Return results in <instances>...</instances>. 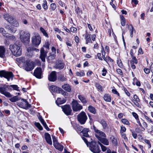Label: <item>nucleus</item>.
Returning a JSON list of instances; mask_svg holds the SVG:
<instances>
[{"mask_svg":"<svg viewBox=\"0 0 153 153\" xmlns=\"http://www.w3.org/2000/svg\"><path fill=\"white\" fill-rule=\"evenodd\" d=\"M11 87L14 90L19 91V87L17 85H9L6 84L3 85V87H0V93L4 95L6 97L10 98L12 97V95L7 91L11 90Z\"/></svg>","mask_w":153,"mask_h":153,"instance_id":"nucleus-1","label":"nucleus"},{"mask_svg":"<svg viewBox=\"0 0 153 153\" xmlns=\"http://www.w3.org/2000/svg\"><path fill=\"white\" fill-rule=\"evenodd\" d=\"M21 45L19 41H16L14 45L10 46L9 48L16 56H20L22 54V49L20 48Z\"/></svg>","mask_w":153,"mask_h":153,"instance_id":"nucleus-2","label":"nucleus"},{"mask_svg":"<svg viewBox=\"0 0 153 153\" xmlns=\"http://www.w3.org/2000/svg\"><path fill=\"white\" fill-rule=\"evenodd\" d=\"M4 19L8 22L11 24L12 25L15 27H18L19 26V23L15 18L10 15L7 13L4 15Z\"/></svg>","mask_w":153,"mask_h":153,"instance_id":"nucleus-3","label":"nucleus"},{"mask_svg":"<svg viewBox=\"0 0 153 153\" xmlns=\"http://www.w3.org/2000/svg\"><path fill=\"white\" fill-rule=\"evenodd\" d=\"M20 38L21 41L25 43L28 44L30 41V34L27 32L21 31Z\"/></svg>","mask_w":153,"mask_h":153,"instance_id":"nucleus-4","label":"nucleus"},{"mask_svg":"<svg viewBox=\"0 0 153 153\" xmlns=\"http://www.w3.org/2000/svg\"><path fill=\"white\" fill-rule=\"evenodd\" d=\"M49 90L51 92L57 94H61L62 95H66L67 92L64 91L61 88H59L55 85H51L50 86Z\"/></svg>","mask_w":153,"mask_h":153,"instance_id":"nucleus-5","label":"nucleus"},{"mask_svg":"<svg viewBox=\"0 0 153 153\" xmlns=\"http://www.w3.org/2000/svg\"><path fill=\"white\" fill-rule=\"evenodd\" d=\"M17 105L19 107L27 109L30 108L31 105L26 100L22 99L21 101L17 102Z\"/></svg>","mask_w":153,"mask_h":153,"instance_id":"nucleus-6","label":"nucleus"},{"mask_svg":"<svg viewBox=\"0 0 153 153\" xmlns=\"http://www.w3.org/2000/svg\"><path fill=\"white\" fill-rule=\"evenodd\" d=\"M0 76L1 77H4L7 79L8 81L10 80V79L12 80L13 75L11 72H7L4 70L0 71Z\"/></svg>","mask_w":153,"mask_h":153,"instance_id":"nucleus-7","label":"nucleus"},{"mask_svg":"<svg viewBox=\"0 0 153 153\" xmlns=\"http://www.w3.org/2000/svg\"><path fill=\"white\" fill-rule=\"evenodd\" d=\"M90 149L94 153H100L101 150L99 146L94 142H92L90 144Z\"/></svg>","mask_w":153,"mask_h":153,"instance_id":"nucleus-8","label":"nucleus"},{"mask_svg":"<svg viewBox=\"0 0 153 153\" xmlns=\"http://www.w3.org/2000/svg\"><path fill=\"white\" fill-rule=\"evenodd\" d=\"M77 119L78 121L81 124H84L87 119L85 113L84 111H82L77 115Z\"/></svg>","mask_w":153,"mask_h":153,"instance_id":"nucleus-9","label":"nucleus"},{"mask_svg":"<svg viewBox=\"0 0 153 153\" xmlns=\"http://www.w3.org/2000/svg\"><path fill=\"white\" fill-rule=\"evenodd\" d=\"M41 40L40 36L39 35H36L33 36L32 38V42L33 45L36 47H38L41 42Z\"/></svg>","mask_w":153,"mask_h":153,"instance_id":"nucleus-10","label":"nucleus"},{"mask_svg":"<svg viewBox=\"0 0 153 153\" xmlns=\"http://www.w3.org/2000/svg\"><path fill=\"white\" fill-rule=\"evenodd\" d=\"M72 108L73 111H77L82 108V106L79 104L76 100H73L71 103Z\"/></svg>","mask_w":153,"mask_h":153,"instance_id":"nucleus-11","label":"nucleus"},{"mask_svg":"<svg viewBox=\"0 0 153 153\" xmlns=\"http://www.w3.org/2000/svg\"><path fill=\"white\" fill-rule=\"evenodd\" d=\"M64 112L67 115H71V113L72 111L70 106L68 105H66L64 106H62Z\"/></svg>","mask_w":153,"mask_h":153,"instance_id":"nucleus-12","label":"nucleus"},{"mask_svg":"<svg viewBox=\"0 0 153 153\" xmlns=\"http://www.w3.org/2000/svg\"><path fill=\"white\" fill-rule=\"evenodd\" d=\"M42 69L40 67L37 68L34 70L33 75L37 78L41 79L42 78Z\"/></svg>","mask_w":153,"mask_h":153,"instance_id":"nucleus-13","label":"nucleus"},{"mask_svg":"<svg viewBox=\"0 0 153 153\" xmlns=\"http://www.w3.org/2000/svg\"><path fill=\"white\" fill-rule=\"evenodd\" d=\"M48 51H45L43 48H42L40 51V55L39 57L43 62L45 61V58L47 56Z\"/></svg>","mask_w":153,"mask_h":153,"instance_id":"nucleus-14","label":"nucleus"},{"mask_svg":"<svg viewBox=\"0 0 153 153\" xmlns=\"http://www.w3.org/2000/svg\"><path fill=\"white\" fill-rule=\"evenodd\" d=\"M95 136L98 139V140L104 145L107 146L109 145V141L107 139L99 137L97 134H95Z\"/></svg>","mask_w":153,"mask_h":153,"instance_id":"nucleus-15","label":"nucleus"},{"mask_svg":"<svg viewBox=\"0 0 153 153\" xmlns=\"http://www.w3.org/2000/svg\"><path fill=\"white\" fill-rule=\"evenodd\" d=\"M55 71L52 72L48 76V80L51 82L55 81L57 79V76Z\"/></svg>","mask_w":153,"mask_h":153,"instance_id":"nucleus-16","label":"nucleus"},{"mask_svg":"<svg viewBox=\"0 0 153 153\" xmlns=\"http://www.w3.org/2000/svg\"><path fill=\"white\" fill-rule=\"evenodd\" d=\"M33 64L29 62L26 61V65L25 66V69L27 71H30L34 68Z\"/></svg>","mask_w":153,"mask_h":153,"instance_id":"nucleus-17","label":"nucleus"},{"mask_svg":"<svg viewBox=\"0 0 153 153\" xmlns=\"http://www.w3.org/2000/svg\"><path fill=\"white\" fill-rule=\"evenodd\" d=\"M98 122L102 125L103 129H106L108 128V124L104 119L99 120Z\"/></svg>","mask_w":153,"mask_h":153,"instance_id":"nucleus-18","label":"nucleus"},{"mask_svg":"<svg viewBox=\"0 0 153 153\" xmlns=\"http://www.w3.org/2000/svg\"><path fill=\"white\" fill-rule=\"evenodd\" d=\"M64 63L62 62L61 61H59L56 63L54 67L56 69H59L61 70L64 68Z\"/></svg>","mask_w":153,"mask_h":153,"instance_id":"nucleus-19","label":"nucleus"},{"mask_svg":"<svg viewBox=\"0 0 153 153\" xmlns=\"http://www.w3.org/2000/svg\"><path fill=\"white\" fill-rule=\"evenodd\" d=\"M45 138L47 143L48 144L52 145V142L50 134L48 133H45Z\"/></svg>","mask_w":153,"mask_h":153,"instance_id":"nucleus-20","label":"nucleus"},{"mask_svg":"<svg viewBox=\"0 0 153 153\" xmlns=\"http://www.w3.org/2000/svg\"><path fill=\"white\" fill-rule=\"evenodd\" d=\"M62 88L67 92H71V86L68 84H66L63 85L62 86Z\"/></svg>","mask_w":153,"mask_h":153,"instance_id":"nucleus-21","label":"nucleus"},{"mask_svg":"<svg viewBox=\"0 0 153 153\" xmlns=\"http://www.w3.org/2000/svg\"><path fill=\"white\" fill-rule=\"evenodd\" d=\"M79 127L82 128V132L83 134V136L86 137H88L89 135L88 134V132L89 131V129L87 128H84L82 129V126Z\"/></svg>","mask_w":153,"mask_h":153,"instance_id":"nucleus-22","label":"nucleus"},{"mask_svg":"<svg viewBox=\"0 0 153 153\" xmlns=\"http://www.w3.org/2000/svg\"><path fill=\"white\" fill-rule=\"evenodd\" d=\"M5 49L4 47L0 46V57L4 58L5 57Z\"/></svg>","mask_w":153,"mask_h":153,"instance_id":"nucleus-23","label":"nucleus"},{"mask_svg":"<svg viewBox=\"0 0 153 153\" xmlns=\"http://www.w3.org/2000/svg\"><path fill=\"white\" fill-rule=\"evenodd\" d=\"M56 149H58L60 152L62 151L63 150L64 146L58 143L54 146Z\"/></svg>","mask_w":153,"mask_h":153,"instance_id":"nucleus-24","label":"nucleus"},{"mask_svg":"<svg viewBox=\"0 0 153 153\" xmlns=\"http://www.w3.org/2000/svg\"><path fill=\"white\" fill-rule=\"evenodd\" d=\"M65 102V100H62V99L60 98H57L56 100V103L57 105L63 104Z\"/></svg>","mask_w":153,"mask_h":153,"instance_id":"nucleus-25","label":"nucleus"},{"mask_svg":"<svg viewBox=\"0 0 153 153\" xmlns=\"http://www.w3.org/2000/svg\"><path fill=\"white\" fill-rule=\"evenodd\" d=\"M78 98L81 102L84 104H86L87 103V101L86 100L85 98L84 97L82 96L81 95H79L78 96Z\"/></svg>","mask_w":153,"mask_h":153,"instance_id":"nucleus-26","label":"nucleus"},{"mask_svg":"<svg viewBox=\"0 0 153 153\" xmlns=\"http://www.w3.org/2000/svg\"><path fill=\"white\" fill-rule=\"evenodd\" d=\"M104 99L105 101L108 102H110L111 101V96L107 94L104 95Z\"/></svg>","mask_w":153,"mask_h":153,"instance_id":"nucleus-27","label":"nucleus"},{"mask_svg":"<svg viewBox=\"0 0 153 153\" xmlns=\"http://www.w3.org/2000/svg\"><path fill=\"white\" fill-rule=\"evenodd\" d=\"M16 61L20 63H25V58L24 57H21L17 58L16 59Z\"/></svg>","mask_w":153,"mask_h":153,"instance_id":"nucleus-28","label":"nucleus"},{"mask_svg":"<svg viewBox=\"0 0 153 153\" xmlns=\"http://www.w3.org/2000/svg\"><path fill=\"white\" fill-rule=\"evenodd\" d=\"M85 39H86L87 44L88 43L90 42L91 41V39L90 37V34L86 33L85 35Z\"/></svg>","mask_w":153,"mask_h":153,"instance_id":"nucleus-29","label":"nucleus"},{"mask_svg":"<svg viewBox=\"0 0 153 153\" xmlns=\"http://www.w3.org/2000/svg\"><path fill=\"white\" fill-rule=\"evenodd\" d=\"M120 18L121 19V25L123 26H125L126 23L125 18L122 15L120 16Z\"/></svg>","mask_w":153,"mask_h":153,"instance_id":"nucleus-30","label":"nucleus"},{"mask_svg":"<svg viewBox=\"0 0 153 153\" xmlns=\"http://www.w3.org/2000/svg\"><path fill=\"white\" fill-rule=\"evenodd\" d=\"M21 98H19L17 96H15L9 99V100L12 102H15L19 100Z\"/></svg>","mask_w":153,"mask_h":153,"instance_id":"nucleus-31","label":"nucleus"},{"mask_svg":"<svg viewBox=\"0 0 153 153\" xmlns=\"http://www.w3.org/2000/svg\"><path fill=\"white\" fill-rule=\"evenodd\" d=\"M88 109L91 113L94 114H95L96 113V110L95 108L91 106H89Z\"/></svg>","mask_w":153,"mask_h":153,"instance_id":"nucleus-32","label":"nucleus"},{"mask_svg":"<svg viewBox=\"0 0 153 153\" xmlns=\"http://www.w3.org/2000/svg\"><path fill=\"white\" fill-rule=\"evenodd\" d=\"M40 30L44 36L48 38L49 37L48 35L46 32L45 30L42 27H41L40 28Z\"/></svg>","mask_w":153,"mask_h":153,"instance_id":"nucleus-33","label":"nucleus"},{"mask_svg":"<svg viewBox=\"0 0 153 153\" xmlns=\"http://www.w3.org/2000/svg\"><path fill=\"white\" fill-rule=\"evenodd\" d=\"M28 52H29L32 51H35L36 52H38L39 51V49L33 47H29L27 49Z\"/></svg>","mask_w":153,"mask_h":153,"instance_id":"nucleus-34","label":"nucleus"},{"mask_svg":"<svg viewBox=\"0 0 153 153\" xmlns=\"http://www.w3.org/2000/svg\"><path fill=\"white\" fill-rule=\"evenodd\" d=\"M102 57L104 60L107 62V58H106L105 57V53L104 51V49L103 46H102Z\"/></svg>","mask_w":153,"mask_h":153,"instance_id":"nucleus-35","label":"nucleus"},{"mask_svg":"<svg viewBox=\"0 0 153 153\" xmlns=\"http://www.w3.org/2000/svg\"><path fill=\"white\" fill-rule=\"evenodd\" d=\"M98 135L99 137H106V135L105 133L99 130V131L96 134Z\"/></svg>","mask_w":153,"mask_h":153,"instance_id":"nucleus-36","label":"nucleus"},{"mask_svg":"<svg viewBox=\"0 0 153 153\" xmlns=\"http://www.w3.org/2000/svg\"><path fill=\"white\" fill-rule=\"evenodd\" d=\"M42 5L43 8L45 10H46L48 9V7L47 5V2L46 0H44Z\"/></svg>","mask_w":153,"mask_h":153,"instance_id":"nucleus-37","label":"nucleus"},{"mask_svg":"<svg viewBox=\"0 0 153 153\" xmlns=\"http://www.w3.org/2000/svg\"><path fill=\"white\" fill-rule=\"evenodd\" d=\"M132 58V60L130 61V64H137V58L135 56H133Z\"/></svg>","mask_w":153,"mask_h":153,"instance_id":"nucleus-38","label":"nucleus"},{"mask_svg":"<svg viewBox=\"0 0 153 153\" xmlns=\"http://www.w3.org/2000/svg\"><path fill=\"white\" fill-rule=\"evenodd\" d=\"M56 56V55L53 53L49 55L48 57V59L49 60H53L54 59Z\"/></svg>","mask_w":153,"mask_h":153,"instance_id":"nucleus-39","label":"nucleus"},{"mask_svg":"<svg viewBox=\"0 0 153 153\" xmlns=\"http://www.w3.org/2000/svg\"><path fill=\"white\" fill-rule=\"evenodd\" d=\"M75 12L77 14L80 15L82 13V11L80 10L79 7H77L75 10Z\"/></svg>","mask_w":153,"mask_h":153,"instance_id":"nucleus-40","label":"nucleus"},{"mask_svg":"<svg viewBox=\"0 0 153 153\" xmlns=\"http://www.w3.org/2000/svg\"><path fill=\"white\" fill-rule=\"evenodd\" d=\"M35 126L40 130H42L43 128L41 124L39 123H35Z\"/></svg>","mask_w":153,"mask_h":153,"instance_id":"nucleus-41","label":"nucleus"},{"mask_svg":"<svg viewBox=\"0 0 153 153\" xmlns=\"http://www.w3.org/2000/svg\"><path fill=\"white\" fill-rule=\"evenodd\" d=\"M52 138L53 139V146L55 145L58 143L57 139L56 138V137L53 135H52Z\"/></svg>","mask_w":153,"mask_h":153,"instance_id":"nucleus-42","label":"nucleus"},{"mask_svg":"<svg viewBox=\"0 0 153 153\" xmlns=\"http://www.w3.org/2000/svg\"><path fill=\"white\" fill-rule=\"evenodd\" d=\"M98 143L101 146L102 151L104 152L106 151L107 149L106 147L102 145L100 142H98Z\"/></svg>","mask_w":153,"mask_h":153,"instance_id":"nucleus-43","label":"nucleus"},{"mask_svg":"<svg viewBox=\"0 0 153 153\" xmlns=\"http://www.w3.org/2000/svg\"><path fill=\"white\" fill-rule=\"evenodd\" d=\"M130 26L131 27L129 29V31L131 37H133V33L134 30V28L132 25H131Z\"/></svg>","mask_w":153,"mask_h":153,"instance_id":"nucleus-44","label":"nucleus"},{"mask_svg":"<svg viewBox=\"0 0 153 153\" xmlns=\"http://www.w3.org/2000/svg\"><path fill=\"white\" fill-rule=\"evenodd\" d=\"M117 63L118 66L121 68H122L123 67V65L122 62L120 59H118L117 60Z\"/></svg>","mask_w":153,"mask_h":153,"instance_id":"nucleus-45","label":"nucleus"},{"mask_svg":"<svg viewBox=\"0 0 153 153\" xmlns=\"http://www.w3.org/2000/svg\"><path fill=\"white\" fill-rule=\"evenodd\" d=\"M121 121L123 123L126 124L127 125H130V123L129 121L126 119H122L121 120Z\"/></svg>","mask_w":153,"mask_h":153,"instance_id":"nucleus-46","label":"nucleus"},{"mask_svg":"<svg viewBox=\"0 0 153 153\" xmlns=\"http://www.w3.org/2000/svg\"><path fill=\"white\" fill-rule=\"evenodd\" d=\"M112 142L113 143V144L114 146H116L117 143V138H115L114 137H113V139H112Z\"/></svg>","mask_w":153,"mask_h":153,"instance_id":"nucleus-47","label":"nucleus"},{"mask_svg":"<svg viewBox=\"0 0 153 153\" xmlns=\"http://www.w3.org/2000/svg\"><path fill=\"white\" fill-rule=\"evenodd\" d=\"M51 9L53 11L54 10L56 7V5L55 3L51 4L50 5Z\"/></svg>","mask_w":153,"mask_h":153,"instance_id":"nucleus-48","label":"nucleus"},{"mask_svg":"<svg viewBox=\"0 0 153 153\" xmlns=\"http://www.w3.org/2000/svg\"><path fill=\"white\" fill-rule=\"evenodd\" d=\"M76 74L77 76H83L85 75V73L84 71H80V72H76Z\"/></svg>","mask_w":153,"mask_h":153,"instance_id":"nucleus-49","label":"nucleus"},{"mask_svg":"<svg viewBox=\"0 0 153 153\" xmlns=\"http://www.w3.org/2000/svg\"><path fill=\"white\" fill-rule=\"evenodd\" d=\"M96 87L100 91H102V87L99 84L96 83L95 84Z\"/></svg>","mask_w":153,"mask_h":153,"instance_id":"nucleus-50","label":"nucleus"},{"mask_svg":"<svg viewBox=\"0 0 153 153\" xmlns=\"http://www.w3.org/2000/svg\"><path fill=\"white\" fill-rule=\"evenodd\" d=\"M126 130V129L125 127L123 126H121L120 132L121 134L123 133L124 132H125Z\"/></svg>","mask_w":153,"mask_h":153,"instance_id":"nucleus-51","label":"nucleus"},{"mask_svg":"<svg viewBox=\"0 0 153 153\" xmlns=\"http://www.w3.org/2000/svg\"><path fill=\"white\" fill-rule=\"evenodd\" d=\"M16 30V28L11 27V28H10L8 31L11 33H14Z\"/></svg>","mask_w":153,"mask_h":153,"instance_id":"nucleus-52","label":"nucleus"},{"mask_svg":"<svg viewBox=\"0 0 153 153\" xmlns=\"http://www.w3.org/2000/svg\"><path fill=\"white\" fill-rule=\"evenodd\" d=\"M144 141L148 145L149 148H150L151 147V145L149 140L146 139H144Z\"/></svg>","mask_w":153,"mask_h":153,"instance_id":"nucleus-53","label":"nucleus"},{"mask_svg":"<svg viewBox=\"0 0 153 153\" xmlns=\"http://www.w3.org/2000/svg\"><path fill=\"white\" fill-rule=\"evenodd\" d=\"M50 44L48 42H46L45 45H43V47L46 48L47 49H49Z\"/></svg>","mask_w":153,"mask_h":153,"instance_id":"nucleus-54","label":"nucleus"},{"mask_svg":"<svg viewBox=\"0 0 153 153\" xmlns=\"http://www.w3.org/2000/svg\"><path fill=\"white\" fill-rule=\"evenodd\" d=\"M103 73L102 74V75L105 76L106 75V73L107 72V71L105 68H104L102 71Z\"/></svg>","mask_w":153,"mask_h":153,"instance_id":"nucleus-55","label":"nucleus"},{"mask_svg":"<svg viewBox=\"0 0 153 153\" xmlns=\"http://www.w3.org/2000/svg\"><path fill=\"white\" fill-rule=\"evenodd\" d=\"M132 114L134 117V118L136 119L137 120L139 119L138 118V115L137 114H136L135 112H132Z\"/></svg>","mask_w":153,"mask_h":153,"instance_id":"nucleus-56","label":"nucleus"},{"mask_svg":"<svg viewBox=\"0 0 153 153\" xmlns=\"http://www.w3.org/2000/svg\"><path fill=\"white\" fill-rule=\"evenodd\" d=\"M70 32L71 31L72 32L74 33L76 31L77 29L75 27H72L70 28Z\"/></svg>","mask_w":153,"mask_h":153,"instance_id":"nucleus-57","label":"nucleus"},{"mask_svg":"<svg viewBox=\"0 0 153 153\" xmlns=\"http://www.w3.org/2000/svg\"><path fill=\"white\" fill-rule=\"evenodd\" d=\"M59 79V80L62 82L65 81L66 80V79L64 76L60 77Z\"/></svg>","mask_w":153,"mask_h":153,"instance_id":"nucleus-58","label":"nucleus"},{"mask_svg":"<svg viewBox=\"0 0 153 153\" xmlns=\"http://www.w3.org/2000/svg\"><path fill=\"white\" fill-rule=\"evenodd\" d=\"M144 71L145 73L147 74H148L150 72V70L148 68H144Z\"/></svg>","mask_w":153,"mask_h":153,"instance_id":"nucleus-59","label":"nucleus"},{"mask_svg":"<svg viewBox=\"0 0 153 153\" xmlns=\"http://www.w3.org/2000/svg\"><path fill=\"white\" fill-rule=\"evenodd\" d=\"M117 72L119 74L122 75L123 74V73L121 70L120 69H118L117 70Z\"/></svg>","mask_w":153,"mask_h":153,"instance_id":"nucleus-60","label":"nucleus"},{"mask_svg":"<svg viewBox=\"0 0 153 153\" xmlns=\"http://www.w3.org/2000/svg\"><path fill=\"white\" fill-rule=\"evenodd\" d=\"M44 127L46 129L47 131H49L50 130V128L48 126L46 123H44L43 125Z\"/></svg>","mask_w":153,"mask_h":153,"instance_id":"nucleus-61","label":"nucleus"},{"mask_svg":"<svg viewBox=\"0 0 153 153\" xmlns=\"http://www.w3.org/2000/svg\"><path fill=\"white\" fill-rule=\"evenodd\" d=\"M134 98L135 100V101H140V99L138 97L136 94L134 95Z\"/></svg>","mask_w":153,"mask_h":153,"instance_id":"nucleus-62","label":"nucleus"},{"mask_svg":"<svg viewBox=\"0 0 153 153\" xmlns=\"http://www.w3.org/2000/svg\"><path fill=\"white\" fill-rule=\"evenodd\" d=\"M135 131L136 132L138 133H141L142 131L141 129L139 128H136L135 129Z\"/></svg>","mask_w":153,"mask_h":153,"instance_id":"nucleus-63","label":"nucleus"},{"mask_svg":"<svg viewBox=\"0 0 153 153\" xmlns=\"http://www.w3.org/2000/svg\"><path fill=\"white\" fill-rule=\"evenodd\" d=\"M112 92L113 94H116L117 95L119 94V93L117 92V91L116 90V89H112Z\"/></svg>","mask_w":153,"mask_h":153,"instance_id":"nucleus-64","label":"nucleus"}]
</instances>
